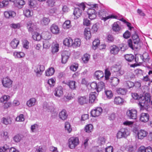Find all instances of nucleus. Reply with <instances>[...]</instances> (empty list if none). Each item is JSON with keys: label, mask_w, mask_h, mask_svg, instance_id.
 Wrapping results in <instances>:
<instances>
[{"label": "nucleus", "mask_w": 152, "mask_h": 152, "mask_svg": "<svg viewBox=\"0 0 152 152\" xmlns=\"http://www.w3.org/2000/svg\"><path fill=\"white\" fill-rule=\"evenodd\" d=\"M150 97V94L147 93L144 96L139 99L138 105L140 107L141 110H143L148 108L151 101Z\"/></svg>", "instance_id": "f257e3e1"}, {"label": "nucleus", "mask_w": 152, "mask_h": 152, "mask_svg": "<svg viewBox=\"0 0 152 152\" xmlns=\"http://www.w3.org/2000/svg\"><path fill=\"white\" fill-rule=\"evenodd\" d=\"M98 15L101 20L104 21L109 19L117 18V16L113 15H108V14L107 11L104 9H101L98 12Z\"/></svg>", "instance_id": "f03ea898"}, {"label": "nucleus", "mask_w": 152, "mask_h": 152, "mask_svg": "<svg viewBox=\"0 0 152 152\" xmlns=\"http://www.w3.org/2000/svg\"><path fill=\"white\" fill-rule=\"evenodd\" d=\"M92 7L88 9L87 13L88 15V17L91 20H93L96 18V11L97 10L98 5L97 4L92 5Z\"/></svg>", "instance_id": "7ed1b4c3"}, {"label": "nucleus", "mask_w": 152, "mask_h": 152, "mask_svg": "<svg viewBox=\"0 0 152 152\" xmlns=\"http://www.w3.org/2000/svg\"><path fill=\"white\" fill-rule=\"evenodd\" d=\"M129 134V132L127 129L122 128L117 133V137L118 138H126Z\"/></svg>", "instance_id": "20e7f679"}, {"label": "nucleus", "mask_w": 152, "mask_h": 152, "mask_svg": "<svg viewBox=\"0 0 152 152\" xmlns=\"http://www.w3.org/2000/svg\"><path fill=\"white\" fill-rule=\"evenodd\" d=\"M69 146L71 149L74 148L79 143V140L77 137H72L69 140Z\"/></svg>", "instance_id": "39448f33"}, {"label": "nucleus", "mask_w": 152, "mask_h": 152, "mask_svg": "<svg viewBox=\"0 0 152 152\" xmlns=\"http://www.w3.org/2000/svg\"><path fill=\"white\" fill-rule=\"evenodd\" d=\"M126 115L129 119H135L137 118V111L134 108H129L126 112Z\"/></svg>", "instance_id": "423d86ee"}, {"label": "nucleus", "mask_w": 152, "mask_h": 152, "mask_svg": "<svg viewBox=\"0 0 152 152\" xmlns=\"http://www.w3.org/2000/svg\"><path fill=\"white\" fill-rule=\"evenodd\" d=\"M2 83L4 87L9 88L12 87V81L8 77H6L3 79Z\"/></svg>", "instance_id": "0eeeda50"}, {"label": "nucleus", "mask_w": 152, "mask_h": 152, "mask_svg": "<svg viewBox=\"0 0 152 152\" xmlns=\"http://www.w3.org/2000/svg\"><path fill=\"white\" fill-rule=\"evenodd\" d=\"M102 112V109L101 107H97L91 110V115L93 117H97L101 114Z\"/></svg>", "instance_id": "6e6552de"}, {"label": "nucleus", "mask_w": 152, "mask_h": 152, "mask_svg": "<svg viewBox=\"0 0 152 152\" xmlns=\"http://www.w3.org/2000/svg\"><path fill=\"white\" fill-rule=\"evenodd\" d=\"M69 53L66 51H63L61 53V62L65 64L67 61L69 57Z\"/></svg>", "instance_id": "1a4fd4ad"}, {"label": "nucleus", "mask_w": 152, "mask_h": 152, "mask_svg": "<svg viewBox=\"0 0 152 152\" xmlns=\"http://www.w3.org/2000/svg\"><path fill=\"white\" fill-rule=\"evenodd\" d=\"M55 96L57 97H61L63 95V89L61 86H59L56 88L54 91Z\"/></svg>", "instance_id": "9d476101"}, {"label": "nucleus", "mask_w": 152, "mask_h": 152, "mask_svg": "<svg viewBox=\"0 0 152 152\" xmlns=\"http://www.w3.org/2000/svg\"><path fill=\"white\" fill-rule=\"evenodd\" d=\"M50 30L53 34L56 35L58 34L60 31V29L58 26L54 24L50 26Z\"/></svg>", "instance_id": "9b49d317"}, {"label": "nucleus", "mask_w": 152, "mask_h": 152, "mask_svg": "<svg viewBox=\"0 0 152 152\" xmlns=\"http://www.w3.org/2000/svg\"><path fill=\"white\" fill-rule=\"evenodd\" d=\"M149 118V116L148 113H142L140 115V120L141 122H146L148 121Z\"/></svg>", "instance_id": "f8f14e48"}, {"label": "nucleus", "mask_w": 152, "mask_h": 152, "mask_svg": "<svg viewBox=\"0 0 152 152\" xmlns=\"http://www.w3.org/2000/svg\"><path fill=\"white\" fill-rule=\"evenodd\" d=\"M148 134V132L144 130L141 129L138 132V138L141 140L146 137Z\"/></svg>", "instance_id": "ddd939ff"}, {"label": "nucleus", "mask_w": 152, "mask_h": 152, "mask_svg": "<svg viewBox=\"0 0 152 152\" xmlns=\"http://www.w3.org/2000/svg\"><path fill=\"white\" fill-rule=\"evenodd\" d=\"M4 15L6 18H9L14 17L16 15V13L13 11H8L4 12Z\"/></svg>", "instance_id": "4468645a"}, {"label": "nucleus", "mask_w": 152, "mask_h": 152, "mask_svg": "<svg viewBox=\"0 0 152 152\" xmlns=\"http://www.w3.org/2000/svg\"><path fill=\"white\" fill-rule=\"evenodd\" d=\"M111 53L114 55L117 54L119 51V48L115 45H113L110 47Z\"/></svg>", "instance_id": "2eb2a0df"}, {"label": "nucleus", "mask_w": 152, "mask_h": 152, "mask_svg": "<svg viewBox=\"0 0 152 152\" xmlns=\"http://www.w3.org/2000/svg\"><path fill=\"white\" fill-rule=\"evenodd\" d=\"M44 70L45 67L43 65H38L36 66V69H35L34 71L37 75H41Z\"/></svg>", "instance_id": "dca6fc26"}, {"label": "nucleus", "mask_w": 152, "mask_h": 152, "mask_svg": "<svg viewBox=\"0 0 152 152\" xmlns=\"http://www.w3.org/2000/svg\"><path fill=\"white\" fill-rule=\"evenodd\" d=\"M97 94L96 92L91 93L89 95V100L91 102H93L97 100L96 97Z\"/></svg>", "instance_id": "f3484780"}, {"label": "nucleus", "mask_w": 152, "mask_h": 152, "mask_svg": "<svg viewBox=\"0 0 152 152\" xmlns=\"http://www.w3.org/2000/svg\"><path fill=\"white\" fill-rule=\"evenodd\" d=\"M19 43V41L15 38L10 43V46L14 49H16Z\"/></svg>", "instance_id": "a211bd4d"}, {"label": "nucleus", "mask_w": 152, "mask_h": 152, "mask_svg": "<svg viewBox=\"0 0 152 152\" xmlns=\"http://www.w3.org/2000/svg\"><path fill=\"white\" fill-rule=\"evenodd\" d=\"M68 115L65 110H63L59 113V118L63 120H65L67 118Z\"/></svg>", "instance_id": "6ab92c4d"}, {"label": "nucleus", "mask_w": 152, "mask_h": 152, "mask_svg": "<svg viewBox=\"0 0 152 152\" xmlns=\"http://www.w3.org/2000/svg\"><path fill=\"white\" fill-rule=\"evenodd\" d=\"M63 43L65 46H72L73 40L70 37L66 38L63 41Z\"/></svg>", "instance_id": "aec40b11"}, {"label": "nucleus", "mask_w": 152, "mask_h": 152, "mask_svg": "<svg viewBox=\"0 0 152 152\" xmlns=\"http://www.w3.org/2000/svg\"><path fill=\"white\" fill-rule=\"evenodd\" d=\"M25 4V2L23 0H16L14 2L15 6L19 8H22Z\"/></svg>", "instance_id": "412c9836"}, {"label": "nucleus", "mask_w": 152, "mask_h": 152, "mask_svg": "<svg viewBox=\"0 0 152 152\" xmlns=\"http://www.w3.org/2000/svg\"><path fill=\"white\" fill-rule=\"evenodd\" d=\"M94 77L98 80L104 77V73L103 72L100 70L96 71L94 74Z\"/></svg>", "instance_id": "4be33fe9"}, {"label": "nucleus", "mask_w": 152, "mask_h": 152, "mask_svg": "<svg viewBox=\"0 0 152 152\" xmlns=\"http://www.w3.org/2000/svg\"><path fill=\"white\" fill-rule=\"evenodd\" d=\"M124 56L126 61L129 62H132L134 61V56L131 54H126Z\"/></svg>", "instance_id": "5701e85b"}, {"label": "nucleus", "mask_w": 152, "mask_h": 152, "mask_svg": "<svg viewBox=\"0 0 152 152\" xmlns=\"http://www.w3.org/2000/svg\"><path fill=\"white\" fill-rule=\"evenodd\" d=\"M124 99L120 96H117L115 97L114 102L115 104L119 105H122L124 102Z\"/></svg>", "instance_id": "b1692460"}, {"label": "nucleus", "mask_w": 152, "mask_h": 152, "mask_svg": "<svg viewBox=\"0 0 152 152\" xmlns=\"http://www.w3.org/2000/svg\"><path fill=\"white\" fill-rule=\"evenodd\" d=\"M36 101V100L34 98H31L26 102V105L29 107H31L34 106Z\"/></svg>", "instance_id": "393cba45"}, {"label": "nucleus", "mask_w": 152, "mask_h": 152, "mask_svg": "<svg viewBox=\"0 0 152 152\" xmlns=\"http://www.w3.org/2000/svg\"><path fill=\"white\" fill-rule=\"evenodd\" d=\"M105 88L104 83L102 82H100L97 83L96 91L97 92H99Z\"/></svg>", "instance_id": "a878e982"}, {"label": "nucleus", "mask_w": 152, "mask_h": 152, "mask_svg": "<svg viewBox=\"0 0 152 152\" xmlns=\"http://www.w3.org/2000/svg\"><path fill=\"white\" fill-rule=\"evenodd\" d=\"M69 86L70 89L72 90H74L76 89L75 82L74 81L70 80L66 83Z\"/></svg>", "instance_id": "bb28decb"}, {"label": "nucleus", "mask_w": 152, "mask_h": 152, "mask_svg": "<svg viewBox=\"0 0 152 152\" xmlns=\"http://www.w3.org/2000/svg\"><path fill=\"white\" fill-rule=\"evenodd\" d=\"M53 106L49 103L44 102L43 104V108L44 110L48 111L51 110L53 108Z\"/></svg>", "instance_id": "cd10ccee"}, {"label": "nucleus", "mask_w": 152, "mask_h": 152, "mask_svg": "<svg viewBox=\"0 0 152 152\" xmlns=\"http://www.w3.org/2000/svg\"><path fill=\"white\" fill-rule=\"evenodd\" d=\"M112 29L115 31H118L121 30V27L119 25V22H115L114 23L112 26Z\"/></svg>", "instance_id": "c85d7f7f"}, {"label": "nucleus", "mask_w": 152, "mask_h": 152, "mask_svg": "<svg viewBox=\"0 0 152 152\" xmlns=\"http://www.w3.org/2000/svg\"><path fill=\"white\" fill-rule=\"evenodd\" d=\"M140 57L142 59V61H144L146 63L148 62L149 60V57L148 54L147 53H144L142 55H140Z\"/></svg>", "instance_id": "c756f323"}, {"label": "nucleus", "mask_w": 152, "mask_h": 152, "mask_svg": "<svg viewBox=\"0 0 152 152\" xmlns=\"http://www.w3.org/2000/svg\"><path fill=\"white\" fill-rule=\"evenodd\" d=\"M83 12L80 9L76 7L74 10L73 14L77 18H78L82 15Z\"/></svg>", "instance_id": "7c9ffc66"}, {"label": "nucleus", "mask_w": 152, "mask_h": 152, "mask_svg": "<svg viewBox=\"0 0 152 152\" xmlns=\"http://www.w3.org/2000/svg\"><path fill=\"white\" fill-rule=\"evenodd\" d=\"M2 122L4 124L7 125L10 124L12 122V119L10 117L3 118H2Z\"/></svg>", "instance_id": "2f4dec72"}, {"label": "nucleus", "mask_w": 152, "mask_h": 152, "mask_svg": "<svg viewBox=\"0 0 152 152\" xmlns=\"http://www.w3.org/2000/svg\"><path fill=\"white\" fill-rule=\"evenodd\" d=\"M55 70L53 68L51 67L45 71L46 76H52L54 74Z\"/></svg>", "instance_id": "473e14b6"}, {"label": "nucleus", "mask_w": 152, "mask_h": 152, "mask_svg": "<svg viewBox=\"0 0 152 152\" xmlns=\"http://www.w3.org/2000/svg\"><path fill=\"white\" fill-rule=\"evenodd\" d=\"M27 25L28 31L30 32H32L33 30V28L34 26V24L30 20L27 23Z\"/></svg>", "instance_id": "72a5a7b5"}, {"label": "nucleus", "mask_w": 152, "mask_h": 152, "mask_svg": "<svg viewBox=\"0 0 152 152\" xmlns=\"http://www.w3.org/2000/svg\"><path fill=\"white\" fill-rule=\"evenodd\" d=\"M84 34L86 37V39H89L91 36L90 29L88 28H85L84 30Z\"/></svg>", "instance_id": "f704fd0d"}, {"label": "nucleus", "mask_w": 152, "mask_h": 152, "mask_svg": "<svg viewBox=\"0 0 152 152\" xmlns=\"http://www.w3.org/2000/svg\"><path fill=\"white\" fill-rule=\"evenodd\" d=\"M78 101L81 104H83L87 103V100L85 96H80L78 98Z\"/></svg>", "instance_id": "c9c22d12"}, {"label": "nucleus", "mask_w": 152, "mask_h": 152, "mask_svg": "<svg viewBox=\"0 0 152 152\" xmlns=\"http://www.w3.org/2000/svg\"><path fill=\"white\" fill-rule=\"evenodd\" d=\"M81 41L79 39H75L74 42H73L72 46L74 48L79 47L81 45Z\"/></svg>", "instance_id": "e433bc0d"}, {"label": "nucleus", "mask_w": 152, "mask_h": 152, "mask_svg": "<svg viewBox=\"0 0 152 152\" xmlns=\"http://www.w3.org/2000/svg\"><path fill=\"white\" fill-rule=\"evenodd\" d=\"M50 21V20L48 18L44 17L41 20L40 22L42 25H48Z\"/></svg>", "instance_id": "4c0bfd02"}, {"label": "nucleus", "mask_w": 152, "mask_h": 152, "mask_svg": "<svg viewBox=\"0 0 152 152\" xmlns=\"http://www.w3.org/2000/svg\"><path fill=\"white\" fill-rule=\"evenodd\" d=\"M132 39L134 44H137L140 41L138 36L136 34L132 35Z\"/></svg>", "instance_id": "58836bf2"}, {"label": "nucleus", "mask_w": 152, "mask_h": 152, "mask_svg": "<svg viewBox=\"0 0 152 152\" xmlns=\"http://www.w3.org/2000/svg\"><path fill=\"white\" fill-rule=\"evenodd\" d=\"M14 56L16 58H20L23 57L24 56V53L22 52H16L14 53Z\"/></svg>", "instance_id": "ea45409f"}, {"label": "nucleus", "mask_w": 152, "mask_h": 152, "mask_svg": "<svg viewBox=\"0 0 152 152\" xmlns=\"http://www.w3.org/2000/svg\"><path fill=\"white\" fill-rule=\"evenodd\" d=\"M1 136L2 139L4 140H6L9 138L8 133L7 131H2L1 133Z\"/></svg>", "instance_id": "a19ab883"}, {"label": "nucleus", "mask_w": 152, "mask_h": 152, "mask_svg": "<svg viewBox=\"0 0 152 152\" xmlns=\"http://www.w3.org/2000/svg\"><path fill=\"white\" fill-rule=\"evenodd\" d=\"M93 126L91 124H90L86 125L85 128V131L87 132H90L93 130Z\"/></svg>", "instance_id": "79ce46f5"}, {"label": "nucleus", "mask_w": 152, "mask_h": 152, "mask_svg": "<svg viewBox=\"0 0 152 152\" xmlns=\"http://www.w3.org/2000/svg\"><path fill=\"white\" fill-rule=\"evenodd\" d=\"M63 27L64 29H68L71 27L70 21V20L66 21L63 25Z\"/></svg>", "instance_id": "37998d69"}, {"label": "nucleus", "mask_w": 152, "mask_h": 152, "mask_svg": "<svg viewBox=\"0 0 152 152\" xmlns=\"http://www.w3.org/2000/svg\"><path fill=\"white\" fill-rule=\"evenodd\" d=\"M34 40L35 41H39L41 39V36L37 32H35L32 35Z\"/></svg>", "instance_id": "c03bdc74"}, {"label": "nucleus", "mask_w": 152, "mask_h": 152, "mask_svg": "<svg viewBox=\"0 0 152 152\" xmlns=\"http://www.w3.org/2000/svg\"><path fill=\"white\" fill-rule=\"evenodd\" d=\"M100 41L98 39H95L93 42L92 48L93 49L95 50L97 47L99 45Z\"/></svg>", "instance_id": "a18cd8bd"}, {"label": "nucleus", "mask_w": 152, "mask_h": 152, "mask_svg": "<svg viewBox=\"0 0 152 152\" xmlns=\"http://www.w3.org/2000/svg\"><path fill=\"white\" fill-rule=\"evenodd\" d=\"M105 93L107 96V98L108 99H111L113 96V94L110 90H106L105 91Z\"/></svg>", "instance_id": "49530a36"}, {"label": "nucleus", "mask_w": 152, "mask_h": 152, "mask_svg": "<svg viewBox=\"0 0 152 152\" xmlns=\"http://www.w3.org/2000/svg\"><path fill=\"white\" fill-rule=\"evenodd\" d=\"M77 8H78L79 9L82 10L83 12L84 11L86 7V5L84 3H78L77 4Z\"/></svg>", "instance_id": "de8ad7c7"}, {"label": "nucleus", "mask_w": 152, "mask_h": 152, "mask_svg": "<svg viewBox=\"0 0 152 152\" xmlns=\"http://www.w3.org/2000/svg\"><path fill=\"white\" fill-rule=\"evenodd\" d=\"M10 98V96L8 95H4L0 98V102H7L8 100Z\"/></svg>", "instance_id": "09e8293b"}, {"label": "nucleus", "mask_w": 152, "mask_h": 152, "mask_svg": "<svg viewBox=\"0 0 152 152\" xmlns=\"http://www.w3.org/2000/svg\"><path fill=\"white\" fill-rule=\"evenodd\" d=\"M65 129L69 133H70L72 130V129L71 127L70 124L68 122H66L65 123Z\"/></svg>", "instance_id": "8fccbe9b"}, {"label": "nucleus", "mask_w": 152, "mask_h": 152, "mask_svg": "<svg viewBox=\"0 0 152 152\" xmlns=\"http://www.w3.org/2000/svg\"><path fill=\"white\" fill-rule=\"evenodd\" d=\"M46 2L47 5L50 7H52L54 5L55 1V0H47Z\"/></svg>", "instance_id": "3c124183"}, {"label": "nucleus", "mask_w": 152, "mask_h": 152, "mask_svg": "<svg viewBox=\"0 0 152 152\" xmlns=\"http://www.w3.org/2000/svg\"><path fill=\"white\" fill-rule=\"evenodd\" d=\"M59 45L58 44H55L52 47V52L53 53H56L59 50Z\"/></svg>", "instance_id": "603ef678"}, {"label": "nucleus", "mask_w": 152, "mask_h": 152, "mask_svg": "<svg viewBox=\"0 0 152 152\" xmlns=\"http://www.w3.org/2000/svg\"><path fill=\"white\" fill-rule=\"evenodd\" d=\"M50 46V44L47 40H45L43 41V47L44 48L48 49Z\"/></svg>", "instance_id": "864d4df0"}, {"label": "nucleus", "mask_w": 152, "mask_h": 152, "mask_svg": "<svg viewBox=\"0 0 152 152\" xmlns=\"http://www.w3.org/2000/svg\"><path fill=\"white\" fill-rule=\"evenodd\" d=\"M117 92L119 94L124 95L126 93V90L125 88H119L117 90Z\"/></svg>", "instance_id": "5fc2aeb1"}, {"label": "nucleus", "mask_w": 152, "mask_h": 152, "mask_svg": "<svg viewBox=\"0 0 152 152\" xmlns=\"http://www.w3.org/2000/svg\"><path fill=\"white\" fill-rule=\"evenodd\" d=\"M90 58V56L89 54H85L82 58V60L84 63H87L89 61Z\"/></svg>", "instance_id": "6e6d98bb"}, {"label": "nucleus", "mask_w": 152, "mask_h": 152, "mask_svg": "<svg viewBox=\"0 0 152 152\" xmlns=\"http://www.w3.org/2000/svg\"><path fill=\"white\" fill-rule=\"evenodd\" d=\"M11 28L13 29H19L20 27V24L18 23H12L10 25Z\"/></svg>", "instance_id": "4d7b16f0"}, {"label": "nucleus", "mask_w": 152, "mask_h": 152, "mask_svg": "<svg viewBox=\"0 0 152 152\" xmlns=\"http://www.w3.org/2000/svg\"><path fill=\"white\" fill-rule=\"evenodd\" d=\"M48 83L51 87L54 86L55 84V81L53 78L49 79Z\"/></svg>", "instance_id": "13d9d810"}, {"label": "nucleus", "mask_w": 152, "mask_h": 152, "mask_svg": "<svg viewBox=\"0 0 152 152\" xmlns=\"http://www.w3.org/2000/svg\"><path fill=\"white\" fill-rule=\"evenodd\" d=\"M9 4L8 1L3 0L1 2H0V7H6Z\"/></svg>", "instance_id": "bf43d9fd"}, {"label": "nucleus", "mask_w": 152, "mask_h": 152, "mask_svg": "<svg viewBox=\"0 0 152 152\" xmlns=\"http://www.w3.org/2000/svg\"><path fill=\"white\" fill-rule=\"evenodd\" d=\"M16 121L19 122H21L24 120L23 115V114H20L19 116H18L16 118Z\"/></svg>", "instance_id": "052dcab7"}, {"label": "nucleus", "mask_w": 152, "mask_h": 152, "mask_svg": "<svg viewBox=\"0 0 152 152\" xmlns=\"http://www.w3.org/2000/svg\"><path fill=\"white\" fill-rule=\"evenodd\" d=\"M111 73L110 71L108 70L107 69L105 70V78L106 80H107L109 79V77L110 76Z\"/></svg>", "instance_id": "680f3d73"}, {"label": "nucleus", "mask_w": 152, "mask_h": 152, "mask_svg": "<svg viewBox=\"0 0 152 152\" xmlns=\"http://www.w3.org/2000/svg\"><path fill=\"white\" fill-rule=\"evenodd\" d=\"M29 42L27 40H24L23 42V48L26 49H28L29 48Z\"/></svg>", "instance_id": "e2e57ef3"}, {"label": "nucleus", "mask_w": 152, "mask_h": 152, "mask_svg": "<svg viewBox=\"0 0 152 152\" xmlns=\"http://www.w3.org/2000/svg\"><path fill=\"white\" fill-rule=\"evenodd\" d=\"M78 64H74L70 66V69L71 70L74 72L78 68Z\"/></svg>", "instance_id": "0e129e2a"}, {"label": "nucleus", "mask_w": 152, "mask_h": 152, "mask_svg": "<svg viewBox=\"0 0 152 152\" xmlns=\"http://www.w3.org/2000/svg\"><path fill=\"white\" fill-rule=\"evenodd\" d=\"M134 122L132 121H126L123 123V124L125 126L131 127L132 126Z\"/></svg>", "instance_id": "69168bd1"}, {"label": "nucleus", "mask_w": 152, "mask_h": 152, "mask_svg": "<svg viewBox=\"0 0 152 152\" xmlns=\"http://www.w3.org/2000/svg\"><path fill=\"white\" fill-rule=\"evenodd\" d=\"M24 14L27 17H29L31 16L30 11L28 9H26L24 11Z\"/></svg>", "instance_id": "338daca9"}, {"label": "nucleus", "mask_w": 152, "mask_h": 152, "mask_svg": "<svg viewBox=\"0 0 152 152\" xmlns=\"http://www.w3.org/2000/svg\"><path fill=\"white\" fill-rule=\"evenodd\" d=\"M131 36L130 33L128 31H126L123 35L125 39H128Z\"/></svg>", "instance_id": "774afa93"}]
</instances>
